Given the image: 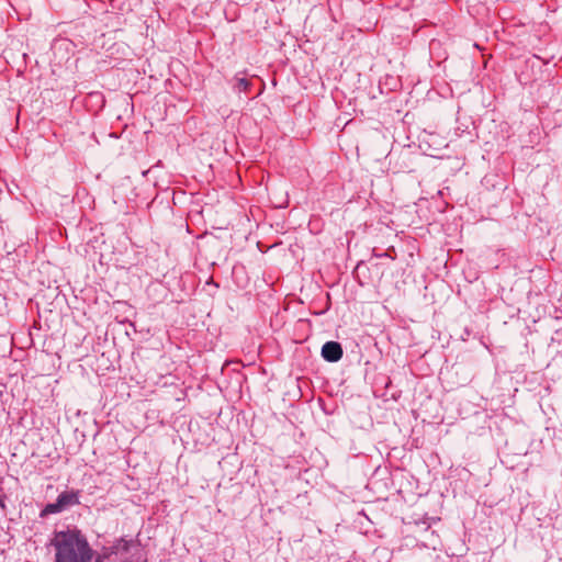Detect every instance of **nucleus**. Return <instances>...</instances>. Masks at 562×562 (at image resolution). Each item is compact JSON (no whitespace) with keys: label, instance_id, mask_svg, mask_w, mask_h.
I'll list each match as a JSON object with an SVG mask.
<instances>
[{"label":"nucleus","instance_id":"5","mask_svg":"<svg viewBox=\"0 0 562 562\" xmlns=\"http://www.w3.org/2000/svg\"><path fill=\"white\" fill-rule=\"evenodd\" d=\"M372 255L376 258H381V257H387L390 258L391 260H394L396 259V250H395V247L390 245L387 247H380V246H374L372 248Z\"/></svg>","mask_w":562,"mask_h":562},{"label":"nucleus","instance_id":"1","mask_svg":"<svg viewBox=\"0 0 562 562\" xmlns=\"http://www.w3.org/2000/svg\"><path fill=\"white\" fill-rule=\"evenodd\" d=\"M56 562H123L132 544L126 540L94 552L77 530L58 531L52 539Z\"/></svg>","mask_w":562,"mask_h":562},{"label":"nucleus","instance_id":"2","mask_svg":"<svg viewBox=\"0 0 562 562\" xmlns=\"http://www.w3.org/2000/svg\"><path fill=\"white\" fill-rule=\"evenodd\" d=\"M355 276L359 283L364 285L379 281L383 271L380 263L360 261L355 269Z\"/></svg>","mask_w":562,"mask_h":562},{"label":"nucleus","instance_id":"3","mask_svg":"<svg viewBox=\"0 0 562 562\" xmlns=\"http://www.w3.org/2000/svg\"><path fill=\"white\" fill-rule=\"evenodd\" d=\"M78 503L77 494L61 493L55 503L48 504L42 512L43 516L60 513L67 507Z\"/></svg>","mask_w":562,"mask_h":562},{"label":"nucleus","instance_id":"4","mask_svg":"<svg viewBox=\"0 0 562 562\" xmlns=\"http://www.w3.org/2000/svg\"><path fill=\"white\" fill-rule=\"evenodd\" d=\"M322 356L329 362H336L342 357V349L338 342L328 341L322 347Z\"/></svg>","mask_w":562,"mask_h":562},{"label":"nucleus","instance_id":"6","mask_svg":"<svg viewBox=\"0 0 562 562\" xmlns=\"http://www.w3.org/2000/svg\"><path fill=\"white\" fill-rule=\"evenodd\" d=\"M252 87V83L247 78H239L237 79V89L241 92L249 93L250 89Z\"/></svg>","mask_w":562,"mask_h":562}]
</instances>
